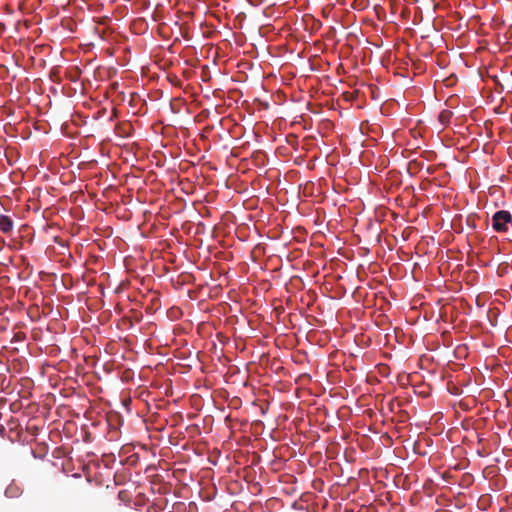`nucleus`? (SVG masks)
<instances>
[{"label":"nucleus","instance_id":"39448f33","mask_svg":"<svg viewBox=\"0 0 512 512\" xmlns=\"http://www.w3.org/2000/svg\"><path fill=\"white\" fill-rule=\"evenodd\" d=\"M305 21L308 22V21H313L314 25L312 26V30H319L321 28L320 24L319 23H316L313 19L312 16H306L305 17Z\"/></svg>","mask_w":512,"mask_h":512},{"label":"nucleus","instance_id":"9b49d317","mask_svg":"<svg viewBox=\"0 0 512 512\" xmlns=\"http://www.w3.org/2000/svg\"><path fill=\"white\" fill-rule=\"evenodd\" d=\"M12 41V37L9 39V42ZM14 42H17V39H13Z\"/></svg>","mask_w":512,"mask_h":512},{"label":"nucleus","instance_id":"f03ea898","mask_svg":"<svg viewBox=\"0 0 512 512\" xmlns=\"http://www.w3.org/2000/svg\"><path fill=\"white\" fill-rule=\"evenodd\" d=\"M13 229V221L9 216L1 215L0 216V230L3 233H10Z\"/></svg>","mask_w":512,"mask_h":512},{"label":"nucleus","instance_id":"20e7f679","mask_svg":"<svg viewBox=\"0 0 512 512\" xmlns=\"http://www.w3.org/2000/svg\"><path fill=\"white\" fill-rule=\"evenodd\" d=\"M451 114H452V113H451L450 111H447V110H445V111L441 112V114H440V116H439L440 121H441L442 123H445L446 121H448V120H449V118H450Z\"/></svg>","mask_w":512,"mask_h":512},{"label":"nucleus","instance_id":"0eeeda50","mask_svg":"<svg viewBox=\"0 0 512 512\" xmlns=\"http://www.w3.org/2000/svg\"><path fill=\"white\" fill-rule=\"evenodd\" d=\"M226 44H230L231 45V40L230 39H225L224 40V45H226Z\"/></svg>","mask_w":512,"mask_h":512},{"label":"nucleus","instance_id":"423d86ee","mask_svg":"<svg viewBox=\"0 0 512 512\" xmlns=\"http://www.w3.org/2000/svg\"><path fill=\"white\" fill-rule=\"evenodd\" d=\"M288 35H289L288 45L291 46L292 42H298L299 41V37H298L297 34L290 33Z\"/></svg>","mask_w":512,"mask_h":512},{"label":"nucleus","instance_id":"7ed1b4c3","mask_svg":"<svg viewBox=\"0 0 512 512\" xmlns=\"http://www.w3.org/2000/svg\"><path fill=\"white\" fill-rule=\"evenodd\" d=\"M231 37L233 38V40H234V42L236 43L237 46H242L245 43V39L243 37V34L239 35V34L232 33Z\"/></svg>","mask_w":512,"mask_h":512},{"label":"nucleus","instance_id":"6e6552de","mask_svg":"<svg viewBox=\"0 0 512 512\" xmlns=\"http://www.w3.org/2000/svg\"><path fill=\"white\" fill-rule=\"evenodd\" d=\"M174 45H175V43L172 44L171 46H169V50H171V52H173V53L175 52V50L173 49Z\"/></svg>","mask_w":512,"mask_h":512},{"label":"nucleus","instance_id":"f257e3e1","mask_svg":"<svg viewBox=\"0 0 512 512\" xmlns=\"http://www.w3.org/2000/svg\"><path fill=\"white\" fill-rule=\"evenodd\" d=\"M512 227V216L509 211L500 210L492 216V227L497 232H507Z\"/></svg>","mask_w":512,"mask_h":512},{"label":"nucleus","instance_id":"1a4fd4ad","mask_svg":"<svg viewBox=\"0 0 512 512\" xmlns=\"http://www.w3.org/2000/svg\"><path fill=\"white\" fill-rule=\"evenodd\" d=\"M352 36H355V35H354V34H350V35H348V36H347V40H348V41H350V38H351Z\"/></svg>","mask_w":512,"mask_h":512},{"label":"nucleus","instance_id":"f8f14e48","mask_svg":"<svg viewBox=\"0 0 512 512\" xmlns=\"http://www.w3.org/2000/svg\"><path fill=\"white\" fill-rule=\"evenodd\" d=\"M506 36H507V33H504V38L507 41V37Z\"/></svg>","mask_w":512,"mask_h":512},{"label":"nucleus","instance_id":"9d476101","mask_svg":"<svg viewBox=\"0 0 512 512\" xmlns=\"http://www.w3.org/2000/svg\"><path fill=\"white\" fill-rule=\"evenodd\" d=\"M183 36H185V39L188 40L187 36H188V33H185V34H182Z\"/></svg>","mask_w":512,"mask_h":512}]
</instances>
